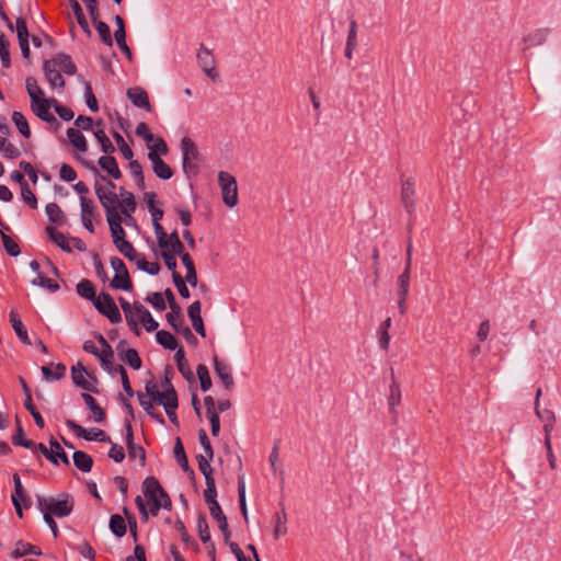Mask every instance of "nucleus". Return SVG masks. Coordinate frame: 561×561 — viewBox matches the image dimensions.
<instances>
[{"label": "nucleus", "instance_id": "obj_7", "mask_svg": "<svg viewBox=\"0 0 561 561\" xmlns=\"http://www.w3.org/2000/svg\"><path fill=\"white\" fill-rule=\"evenodd\" d=\"M65 425L77 437L83 438L88 442L94 440L101 443H111V437L101 428L93 427L91 430H87L70 419L65 421Z\"/></svg>", "mask_w": 561, "mask_h": 561}, {"label": "nucleus", "instance_id": "obj_32", "mask_svg": "<svg viewBox=\"0 0 561 561\" xmlns=\"http://www.w3.org/2000/svg\"><path fill=\"white\" fill-rule=\"evenodd\" d=\"M46 232L53 242H55L62 251L70 253L72 248L70 245V238H67L62 232L58 231L51 226L46 227Z\"/></svg>", "mask_w": 561, "mask_h": 561}, {"label": "nucleus", "instance_id": "obj_36", "mask_svg": "<svg viewBox=\"0 0 561 561\" xmlns=\"http://www.w3.org/2000/svg\"><path fill=\"white\" fill-rule=\"evenodd\" d=\"M77 469L82 472H90L93 467V459L84 451L76 450L72 456Z\"/></svg>", "mask_w": 561, "mask_h": 561}, {"label": "nucleus", "instance_id": "obj_41", "mask_svg": "<svg viewBox=\"0 0 561 561\" xmlns=\"http://www.w3.org/2000/svg\"><path fill=\"white\" fill-rule=\"evenodd\" d=\"M67 137L70 144L76 147L79 151L85 152L88 150V142L84 135L75 128H68Z\"/></svg>", "mask_w": 561, "mask_h": 561}, {"label": "nucleus", "instance_id": "obj_50", "mask_svg": "<svg viewBox=\"0 0 561 561\" xmlns=\"http://www.w3.org/2000/svg\"><path fill=\"white\" fill-rule=\"evenodd\" d=\"M397 296L398 298H408L410 290V272L403 271L397 279Z\"/></svg>", "mask_w": 561, "mask_h": 561}, {"label": "nucleus", "instance_id": "obj_45", "mask_svg": "<svg viewBox=\"0 0 561 561\" xmlns=\"http://www.w3.org/2000/svg\"><path fill=\"white\" fill-rule=\"evenodd\" d=\"M48 220L55 225H62L66 220L65 214L57 203H49L45 207Z\"/></svg>", "mask_w": 561, "mask_h": 561}, {"label": "nucleus", "instance_id": "obj_31", "mask_svg": "<svg viewBox=\"0 0 561 561\" xmlns=\"http://www.w3.org/2000/svg\"><path fill=\"white\" fill-rule=\"evenodd\" d=\"M81 397L87 404L88 409L93 413L94 421L96 423H102L106 419L105 411L98 404L96 400L89 393L82 392Z\"/></svg>", "mask_w": 561, "mask_h": 561}, {"label": "nucleus", "instance_id": "obj_57", "mask_svg": "<svg viewBox=\"0 0 561 561\" xmlns=\"http://www.w3.org/2000/svg\"><path fill=\"white\" fill-rule=\"evenodd\" d=\"M196 374L201 383V389L203 391H208L211 388L213 382L207 366L199 364L197 366Z\"/></svg>", "mask_w": 561, "mask_h": 561}, {"label": "nucleus", "instance_id": "obj_21", "mask_svg": "<svg viewBox=\"0 0 561 561\" xmlns=\"http://www.w3.org/2000/svg\"><path fill=\"white\" fill-rule=\"evenodd\" d=\"M118 301L121 304L122 310L124 311L126 322L129 329L138 336L140 335V330L138 328V321L134 319V314H136V302L133 305L128 302L124 297H119Z\"/></svg>", "mask_w": 561, "mask_h": 561}, {"label": "nucleus", "instance_id": "obj_27", "mask_svg": "<svg viewBox=\"0 0 561 561\" xmlns=\"http://www.w3.org/2000/svg\"><path fill=\"white\" fill-rule=\"evenodd\" d=\"M42 549L38 546L19 540L15 549L11 552V558L19 559L27 554L42 556Z\"/></svg>", "mask_w": 561, "mask_h": 561}, {"label": "nucleus", "instance_id": "obj_16", "mask_svg": "<svg viewBox=\"0 0 561 561\" xmlns=\"http://www.w3.org/2000/svg\"><path fill=\"white\" fill-rule=\"evenodd\" d=\"M128 100L139 108L151 112V104L147 91L140 87L129 88L126 92Z\"/></svg>", "mask_w": 561, "mask_h": 561}, {"label": "nucleus", "instance_id": "obj_37", "mask_svg": "<svg viewBox=\"0 0 561 561\" xmlns=\"http://www.w3.org/2000/svg\"><path fill=\"white\" fill-rule=\"evenodd\" d=\"M137 207L136 199L133 193L122 194V199L119 201V209L124 217L133 219V213H135Z\"/></svg>", "mask_w": 561, "mask_h": 561}, {"label": "nucleus", "instance_id": "obj_63", "mask_svg": "<svg viewBox=\"0 0 561 561\" xmlns=\"http://www.w3.org/2000/svg\"><path fill=\"white\" fill-rule=\"evenodd\" d=\"M12 444L27 449H32L33 446H35L34 442L25 438V433L22 426H19L15 434L12 436Z\"/></svg>", "mask_w": 561, "mask_h": 561}, {"label": "nucleus", "instance_id": "obj_35", "mask_svg": "<svg viewBox=\"0 0 561 561\" xmlns=\"http://www.w3.org/2000/svg\"><path fill=\"white\" fill-rule=\"evenodd\" d=\"M78 160L95 175V181H100V183L105 187V191H113L116 187L115 183L111 179L100 174L99 169L93 162H90L83 158H78Z\"/></svg>", "mask_w": 561, "mask_h": 561}, {"label": "nucleus", "instance_id": "obj_2", "mask_svg": "<svg viewBox=\"0 0 561 561\" xmlns=\"http://www.w3.org/2000/svg\"><path fill=\"white\" fill-rule=\"evenodd\" d=\"M37 507L43 514L48 513L51 516L64 518L73 511L75 500L69 493H61L58 499L37 495Z\"/></svg>", "mask_w": 561, "mask_h": 561}, {"label": "nucleus", "instance_id": "obj_22", "mask_svg": "<svg viewBox=\"0 0 561 561\" xmlns=\"http://www.w3.org/2000/svg\"><path fill=\"white\" fill-rule=\"evenodd\" d=\"M98 164L106 172L112 179L119 180L122 172L116 159L112 154H105L99 158Z\"/></svg>", "mask_w": 561, "mask_h": 561}, {"label": "nucleus", "instance_id": "obj_5", "mask_svg": "<svg viewBox=\"0 0 561 561\" xmlns=\"http://www.w3.org/2000/svg\"><path fill=\"white\" fill-rule=\"evenodd\" d=\"M93 306L102 316L106 317L111 323L122 322L121 311L108 293L102 291L94 300Z\"/></svg>", "mask_w": 561, "mask_h": 561}, {"label": "nucleus", "instance_id": "obj_26", "mask_svg": "<svg viewBox=\"0 0 561 561\" xmlns=\"http://www.w3.org/2000/svg\"><path fill=\"white\" fill-rule=\"evenodd\" d=\"M9 317H10V322L12 324V328H13L16 336L19 337V340L23 344L31 345L32 343L30 341L27 330H26L25 325L23 324L22 320L19 318V314L14 310H11Z\"/></svg>", "mask_w": 561, "mask_h": 561}, {"label": "nucleus", "instance_id": "obj_4", "mask_svg": "<svg viewBox=\"0 0 561 561\" xmlns=\"http://www.w3.org/2000/svg\"><path fill=\"white\" fill-rule=\"evenodd\" d=\"M95 339L101 344L102 350H99L95 343L91 340L85 341L82 348L84 352L98 357L101 366L107 367V365L111 364V359L114 358L113 348L101 333H95Z\"/></svg>", "mask_w": 561, "mask_h": 561}, {"label": "nucleus", "instance_id": "obj_8", "mask_svg": "<svg viewBox=\"0 0 561 561\" xmlns=\"http://www.w3.org/2000/svg\"><path fill=\"white\" fill-rule=\"evenodd\" d=\"M111 266L114 270L115 274H123V282L118 283V277H113L111 282V287L114 289L130 291L133 289V283L124 261L118 256H112Z\"/></svg>", "mask_w": 561, "mask_h": 561}, {"label": "nucleus", "instance_id": "obj_9", "mask_svg": "<svg viewBox=\"0 0 561 561\" xmlns=\"http://www.w3.org/2000/svg\"><path fill=\"white\" fill-rule=\"evenodd\" d=\"M197 61L202 70L211 80L216 81L219 79V72L216 70V60L211 49L207 48L204 44H201L197 53Z\"/></svg>", "mask_w": 561, "mask_h": 561}, {"label": "nucleus", "instance_id": "obj_64", "mask_svg": "<svg viewBox=\"0 0 561 561\" xmlns=\"http://www.w3.org/2000/svg\"><path fill=\"white\" fill-rule=\"evenodd\" d=\"M80 206H81V219L93 218L95 216L96 207H95L93 201L87 198L85 196H81Z\"/></svg>", "mask_w": 561, "mask_h": 561}, {"label": "nucleus", "instance_id": "obj_18", "mask_svg": "<svg viewBox=\"0 0 561 561\" xmlns=\"http://www.w3.org/2000/svg\"><path fill=\"white\" fill-rule=\"evenodd\" d=\"M85 374H88L85 367L83 366L82 363L78 362L76 365L71 367L72 382L83 390L96 393L98 389L84 378Z\"/></svg>", "mask_w": 561, "mask_h": 561}, {"label": "nucleus", "instance_id": "obj_62", "mask_svg": "<svg viewBox=\"0 0 561 561\" xmlns=\"http://www.w3.org/2000/svg\"><path fill=\"white\" fill-rule=\"evenodd\" d=\"M0 60L3 67L8 68L11 65L9 42L5 35L0 31Z\"/></svg>", "mask_w": 561, "mask_h": 561}, {"label": "nucleus", "instance_id": "obj_10", "mask_svg": "<svg viewBox=\"0 0 561 561\" xmlns=\"http://www.w3.org/2000/svg\"><path fill=\"white\" fill-rule=\"evenodd\" d=\"M125 428V442L128 449V456L130 459H139L140 466L145 467L146 465V450L142 446L135 444L134 442V432L130 420H125L124 422Z\"/></svg>", "mask_w": 561, "mask_h": 561}, {"label": "nucleus", "instance_id": "obj_30", "mask_svg": "<svg viewBox=\"0 0 561 561\" xmlns=\"http://www.w3.org/2000/svg\"><path fill=\"white\" fill-rule=\"evenodd\" d=\"M174 457L179 463V466L191 476H194V470L188 465V459L184 449V446L182 444V440L180 437H176L175 445H174Z\"/></svg>", "mask_w": 561, "mask_h": 561}, {"label": "nucleus", "instance_id": "obj_48", "mask_svg": "<svg viewBox=\"0 0 561 561\" xmlns=\"http://www.w3.org/2000/svg\"><path fill=\"white\" fill-rule=\"evenodd\" d=\"M12 122L23 137H25V138L31 137L32 134H31V129L28 126V122L23 113L14 111L12 113Z\"/></svg>", "mask_w": 561, "mask_h": 561}, {"label": "nucleus", "instance_id": "obj_33", "mask_svg": "<svg viewBox=\"0 0 561 561\" xmlns=\"http://www.w3.org/2000/svg\"><path fill=\"white\" fill-rule=\"evenodd\" d=\"M137 398H138V401H139V404L142 407V409L145 410V412L152 419H154L157 422H159L160 424H164L165 421H164V417L163 415L160 413V412H157L153 404H152V400L148 399L146 397L145 393L138 391L137 393Z\"/></svg>", "mask_w": 561, "mask_h": 561}, {"label": "nucleus", "instance_id": "obj_29", "mask_svg": "<svg viewBox=\"0 0 561 561\" xmlns=\"http://www.w3.org/2000/svg\"><path fill=\"white\" fill-rule=\"evenodd\" d=\"M174 359H175V363H176V367L179 369V371L181 373V375L188 381V382H192L194 381V375L191 370V367L187 363V359L185 357V352L184 350L181 347L176 351L175 355H174Z\"/></svg>", "mask_w": 561, "mask_h": 561}, {"label": "nucleus", "instance_id": "obj_24", "mask_svg": "<svg viewBox=\"0 0 561 561\" xmlns=\"http://www.w3.org/2000/svg\"><path fill=\"white\" fill-rule=\"evenodd\" d=\"M209 513L211 517L217 522L219 529L221 530L224 538L226 541L230 538V530L226 515L222 513V510L219 504H213L209 506Z\"/></svg>", "mask_w": 561, "mask_h": 561}, {"label": "nucleus", "instance_id": "obj_11", "mask_svg": "<svg viewBox=\"0 0 561 561\" xmlns=\"http://www.w3.org/2000/svg\"><path fill=\"white\" fill-rule=\"evenodd\" d=\"M50 102L51 99H39L35 102H31V108L33 113L43 122H46L48 124H54L56 128L60 126L57 118L54 116V114L50 112Z\"/></svg>", "mask_w": 561, "mask_h": 561}, {"label": "nucleus", "instance_id": "obj_51", "mask_svg": "<svg viewBox=\"0 0 561 561\" xmlns=\"http://www.w3.org/2000/svg\"><path fill=\"white\" fill-rule=\"evenodd\" d=\"M119 358L135 370L141 368L142 362L136 348H127Z\"/></svg>", "mask_w": 561, "mask_h": 561}, {"label": "nucleus", "instance_id": "obj_28", "mask_svg": "<svg viewBox=\"0 0 561 561\" xmlns=\"http://www.w3.org/2000/svg\"><path fill=\"white\" fill-rule=\"evenodd\" d=\"M67 367L62 363L50 364V366H42L41 371L44 378L48 381H56L61 379L66 374Z\"/></svg>", "mask_w": 561, "mask_h": 561}, {"label": "nucleus", "instance_id": "obj_6", "mask_svg": "<svg viewBox=\"0 0 561 561\" xmlns=\"http://www.w3.org/2000/svg\"><path fill=\"white\" fill-rule=\"evenodd\" d=\"M218 182L221 188L224 203L232 208L238 204V186L237 180L228 172L220 171L218 174Z\"/></svg>", "mask_w": 561, "mask_h": 561}, {"label": "nucleus", "instance_id": "obj_38", "mask_svg": "<svg viewBox=\"0 0 561 561\" xmlns=\"http://www.w3.org/2000/svg\"><path fill=\"white\" fill-rule=\"evenodd\" d=\"M549 31L547 28H538L534 32H530L524 37V43L526 44V48L535 47L543 44L547 39Z\"/></svg>", "mask_w": 561, "mask_h": 561}, {"label": "nucleus", "instance_id": "obj_23", "mask_svg": "<svg viewBox=\"0 0 561 561\" xmlns=\"http://www.w3.org/2000/svg\"><path fill=\"white\" fill-rule=\"evenodd\" d=\"M154 402L162 405L164 410L172 408V405L179 407L178 393L171 381H168V388L164 391H160Z\"/></svg>", "mask_w": 561, "mask_h": 561}, {"label": "nucleus", "instance_id": "obj_47", "mask_svg": "<svg viewBox=\"0 0 561 561\" xmlns=\"http://www.w3.org/2000/svg\"><path fill=\"white\" fill-rule=\"evenodd\" d=\"M49 445H50L49 453H51V455L54 456V460H55V461H50V462L54 465H58V460H60L66 466H69V463H70L69 458H68L67 454L65 453V450L62 449L61 445L55 438H50Z\"/></svg>", "mask_w": 561, "mask_h": 561}, {"label": "nucleus", "instance_id": "obj_53", "mask_svg": "<svg viewBox=\"0 0 561 561\" xmlns=\"http://www.w3.org/2000/svg\"><path fill=\"white\" fill-rule=\"evenodd\" d=\"M93 134H94L95 139L100 144L103 153L112 154L115 152L114 145L112 144L110 138L106 136V134L103 129H96Z\"/></svg>", "mask_w": 561, "mask_h": 561}, {"label": "nucleus", "instance_id": "obj_55", "mask_svg": "<svg viewBox=\"0 0 561 561\" xmlns=\"http://www.w3.org/2000/svg\"><path fill=\"white\" fill-rule=\"evenodd\" d=\"M3 248L8 255L18 256L21 253L20 245L9 234L0 230Z\"/></svg>", "mask_w": 561, "mask_h": 561}, {"label": "nucleus", "instance_id": "obj_13", "mask_svg": "<svg viewBox=\"0 0 561 561\" xmlns=\"http://www.w3.org/2000/svg\"><path fill=\"white\" fill-rule=\"evenodd\" d=\"M94 191L104 210L110 209L111 207H119L118 195L113 191H105V187L100 183V181H95Z\"/></svg>", "mask_w": 561, "mask_h": 561}, {"label": "nucleus", "instance_id": "obj_49", "mask_svg": "<svg viewBox=\"0 0 561 561\" xmlns=\"http://www.w3.org/2000/svg\"><path fill=\"white\" fill-rule=\"evenodd\" d=\"M110 529L116 537H124L127 531L125 519L118 514L112 515L110 518Z\"/></svg>", "mask_w": 561, "mask_h": 561}, {"label": "nucleus", "instance_id": "obj_56", "mask_svg": "<svg viewBox=\"0 0 561 561\" xmlns=\"http://www.w3.org/2000/svg\"><path fill=\"white\" fill-rule=\"evenodd\" d=\"M31 283L33 286L46 288L50 293H56L60 288L57 282H55L51 278L45 277L42 273H38L37 278L33 279Z\"/></svg>", "mask_w": 561, "mask_h": 561}, {"label": "nucleus", "instance_id": "obj_17", "mask_svg": "<svg viewBox=\"0 0 561 561\" xmlns=\"http://www.w3.org/2000/svg\"><path fill=\"white\" fill-rule=\"evenodd\" d=\"M43 70L50 88L59 90H62L65 88V80L61 73L56 69V62L45 60L43 65Z\"/></svg>", "mask_w": 561, "mask_h": 561}, {"label": "nucleus", "instance_id": "obj_39", "mask_svg": "<svg viewBox=\"0 0 561 561\" xmlns=\"http://www.w3.org/2000/svg\"><path fill=\"white\" fill-rule=\"evenodd\" d=\"M69 3L79 26L88 36H91V30L80 3L77 0H69Z\"/></svg>", "mask_w": 561, "mask_h": 561}, {"label": "nucleus", "instance_id": "obj_42", "mask_svg": "<svg viewBox=\"0 0 561 561\" xmlns=\"http://www.w3.org/2000/svg\"><path fill=\"white\" fill-rule=\"evenodd\" d=\"M157 342L165 350L175 351L178 348V340L169 331L161 330L156 334Z\"/></svg>", "mask_w": 561, "mask_h": 561}, {"label": "nucleus", "instance_id": "obj_58", "mask_svg": "<svg viewBox=\"0 0 561 561\" xmlns=\"http://www.w3.org/2000/svg\"><path fill=\"white\" fill-rule=\"evenodd\" d=\"M196 460L198 463V469L202 472V474L205 478V481H208V479H214L213 477V468L210 466V461L213 459H209V457H206L202 454L196 456Z\"/></svg>", "mask_w": 561, "mask_h": 561}, {"label": "nucleus", "instance_id": "obj_12", "mask_svg": "<svg viewBox=\"0 0 561 561\" xmlns=\"http://www.w3.org/2000/svg\"><path fill=\"white\" fill-rule=\"evenodd\" d=\"M214 370L220 382L227 390L234 387V380L231 374V366L224 360H220L217 355L213 356Z\"/></svg>", "mask_w": 561, "mask_h": 561}, {"label": "nucleus", "instance_id": "obj_52", "mask_svg": "<svg viewBox=\"0 0 561 561\" xmlns=\"http://www.w3.org/2000/svg\"><path fill=\"white\" fill-rule=\"evenodd\" d=\"M114 245L119 251V253H122L129 261H135L137 259L138 253L133 243L129 242L128 240L123 239L115 243Z\"/></svg>", "mask_w": 561, "mask_h": 561}, {"label": "nucleus", "instance_id": "obj_60", "mask_svg": "<svg viewBox=\"0 0 561 561\" xmlns=\"http://www.w3.org/2000/svg\"><path fill=\"white\" fill-rule=\"evenodd\" d=\"M112 135H113L115 142L118 146L119 151L122 152V156L126 160H131L134 157V152H133L131 148L125 141L124 137L118 131H113Z\"/></svg>", "mask_w": 561, "mask_h": 561}, {"label": "nucleus", "instance_id": "obj_40", "mask_svg": "<svg viewBox=\"0 0 561 561\" xmlns=\"http://www.w3.org/2000/svg\"><path fill=\"white\" fill-rule=\"evenodd\" d=\"M541 393H542L541 388H538L536 391V397H535V413H536L537 417L542 423L556 422V415L552 410H549V409L540 410L539 409Z\"/></svg>", "mask_w": 561, "mask_h": 561}, {"label": "nucleus", "instance_id": "obj_34", "mask_svg": "<svg viewBox=\"0 0 561 561\" xmlns=\"http://www.w3.org/2000/svg\"><path fill=\"white\" fill-rule=\"evenodd\" d=\"M50 61L56 62V67L58 66L68 76H73L77 72L76 65L67 54L59 53L54 59H50Z\"/></svg>", "mask_w": 561, "mask_h": 561}, {"label": "nucleus", "instance_id": "obj_25", "mask_svg": "<svg viewBox=\"0 0 561 561\" xmlns=\"http://www.w3.org/2000/svg\"><path fill=\"white\" fill-rule=\"evenodd\" d=\"M136 314L144 324L146 331L153 332L158 329V321H156L150 311L138 301H136Z\"/></svg>", "mask_w": 561, "mask_h": 561}, {"label": "nucleus", "instance_id": "obj_15", "mask_svg": "<svg viewBox=\"0 0 561 561\" xmlns=\"http://www.w3.org/2000/svg\"><path fill=\"white\" fill-rule=\"evenodd\" d=\"M414 180L412 178L405 179L401 184V202L405 210L411 215L415 209L414 201Z\"/></svg>", "mask_w": 561, "mask_h": 561}, {"label": "nucleus", "instance_id": "obj_19", "mask_svg": "<svg viewBox=\"0 0 561 561\" xmlns=\"http://www.w3.org/2000/svg\"><path fill=\"white\" fill-rule=\"evenodd\" d=\"M202 304L199 300L194 301L187 308V316L192 321V325L196 333H198L202 337L206 336V330L204 325L203 318L201 316Z\"/></svg>", "mask_w": 561, "mask_h": 561}, {"label": "nucleus", "instance_id": "obj_54", "mask_svg": "<svg viewBox=\"0 0 561 561\" xmlns=\"http://www.w3.org/2000/svg\"><path fill=\"white\" fill-rule=\"evenodd\" d=\"M25 85L27 93L30 95L31 102H35L36 100L44 98V91L42 88L37 84V81L33 77H27L25 80Z\"/></svg>", "mask_w": 561, "mask_h": 561}, {"label": "nucleus", "instance_id": "obj_20", "mask_svg": "<svg viewBox=\"0 0 561 561\" xmlns=\"http://www.w3.org/2000/svg\"><path fill=\"white\" fill-rule=\"evenodd\" d=\"M390 377H391V382L389 385V394L387 397V403H388L390 413L394 414L396 408L401 402V388H400L399 382L396 380L393 368H390Z\"/></svg>", "mask_w": 561, "mask_h": 561}, {"label": "nucleus", "instance_id": "obj_43", "mask_svg": "<svg viewBox=\"0 0 561 561\" xmlns=\"http://www.w3.org/2000/svg\"><path fill=\"white\" fill-rule=\"evenodd\" d=\"M77 293L80 297L90 300L92 304L98 297L94 286L89 279H82L77 284Z\"/></svg>", "mask_w": 561, "mask_h": 561}, {"label": "nucleus", "instance_id": "obj_46", "mask_svg": "<svg viewBox=\"0 0 561 561\" xmlns=\"http://www.w3.org/2000/svg\"><path fill=\"white\" fill-rule=\"evenodd\" d=\"M273 518H274V523H275L274 538L278 539L280 536H284L287 533V527H286L287 514H286L283 505H282V511L275 513Z\"/></svg>", "mask_w": 561, "mask_h": 561}, {"label": "nucleus", "instance_id": "obj_1", "mask_svg": "<svg viewBox=\"0 0 561 561\" xmlns=\"http://www.w3.org/2000/svg\"><path fill=\"white\" fill-rule=\"evenodd\" d=\"M142 492L149 503V513L157 516L161 508L171 511L172 501L156 477H147L142 482Z\"/></svg>", "mask_w": 561, "mask_h": 561}, {"label": "nucleus", "instance_id": "obj_3", "mask_svg": "<svg viewBox=\"0 0 561 561\" xmlns=\"http://www.w3.org/2000/svg\"><path fill=\"white\" fill-rule=\"evenodd\" d=\"M182 150V169L187 179L195 176L198 173L199 152L196 144L190 137H183L181 140Z\"/></svg>", "mask_w": 561, "mask_h": 561}, {"label": "nucleus", "instance_id": "obj_14", "mask_svg": "<svg viewBox=\"0 0 561 561\" xmlns=\"http://www.w3.org/2000/svg\"><path fill=\"white\" fill-rule=\"evenodd\" d=\"M148 159L152 163V170L159 179L169 180L173 176L171 167L154 150L149 151Z\"/></svg>", "mask_w": 561, "mask_h": 561}, {"label": "nucleus", "instance_id": "obj_44", "mask_svg": "<svg viewBox=\"0 0 561 561\" xmlns=\"http://www.w3.org/2000/svg\"><path fill=\"white\" fill-rule=\"evenodd\" d=\"M391 328V318L388 317L385 321L381 322L379 329H378V340H379V346L385 352H388L389 344H390V335H389V329Z\"/></svg>", "mask_w": 561, "mask_h": 561}, {"label": "nucleus", "instance_id": "obj_59", "mask_svg": "<svg viewBox=\"0 0 561 561\" xmlns=\"http://www.w3.org/2000/svg\"><path fill=\"white\" fill-rule=\"evenodd\" d=\"M94 23V26L101 37V41L107 45V46H112L113 45V38H112V35H111V30H110V26L103 22V21H100V20H96V22H93Z\"/></svg>", "mask_w": 561, "mask_h": 561}, {"label": "nucleus", "instance_id": "obj_61", "mask_svg": "<svg viewBox=\"0 0 561 561\" xmlns=\"http://www.w3.org/2000/svg\"><path fill=\"white\" fill-rule=\"evenodd\" d=\"M206 482V489L204 491V497H205V501L209 506H213V504H219L216 500L217 497V489H216V483H215V479H208V481H205Z\"/></svg>", "mask_w": 561, "mask_h": 561}]
</instances>
